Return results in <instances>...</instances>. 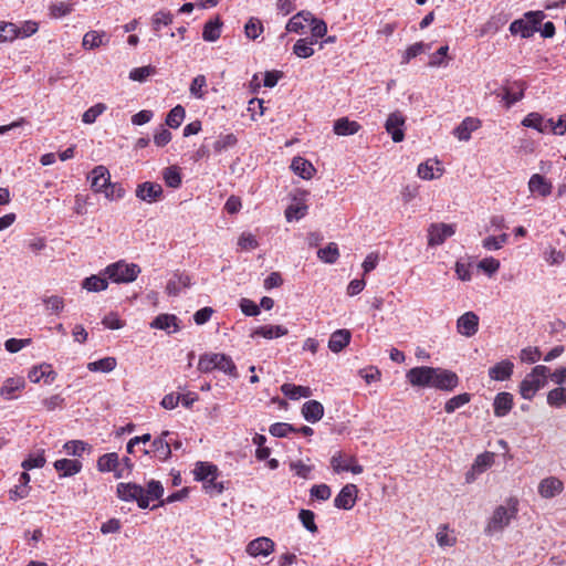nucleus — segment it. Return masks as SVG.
Returning a JSON list of instances; mask_svg holds the SVG:
<instances>
[{
  "instance_id": "f257e3e1",
  "label": "nucleus",
  "mask_w": 566,
  "mask_h": 566,
  "mask_svg": "<svg viewBox=\"0 0 566 566\" xmlns=\"http://www.w3.org/2000/svg\"><path fill=\"white\" fill-rule=\"evenodd\" d=\"M518 512V500L516 497H509L505 505H499L493 511L488 524L484 528L486 535H493L502 532L507 527L512 520H514Z\"/></svg>"
},
{
  "instance_id": "f03ea898",
  "label": "nucleus",
  "mask_w": 566,
  "mask_h": 566,
  "mask_svg": "<svg viewBox=\"0 0 566 566\" xmlns=\"http://www.w3.org/2000/svg\"><path fill=\"white\" fill-rule=\"evenodd\" d=\"M549 368L545 365L535 366L520 384V394L524 399L532 400L536 392L546 385Z\"/></svg>"
},
{
  "instance_id": "7ed1b4c3",
  "label": "nucleus",
  "mask_w": 566,
  "mask_h": 566,
  "mask_svg": "<svg viewBox=\"0 0 566 566\" xmlns=\"http://www.w3.org/2000/svg\"><path fill=\"white\" fill-rule=\"evenodd\" d=\"M218 369L224 374L238 377L237 367L232 358L226 354H205L198 361V370L201 373H211Z\"/></svg>"
},
{
  "instance_id": "20e7f679",
  "label": "nucleus",
  "mask_w": 566,
  "mask_h": 566,
  "mask_svg": "<svg viewBox=\"0 0 566 566\" xmlns=\"http://www.w3.org/2000/svg\"><path fill=\"white\" fill-rule=\"evenodd\" d=\"M139 273L140 268L137 264H129L126 263L124 260L112 263L105 269V274L107 275V279L115 283L134 282Z\"/></svg>"
},
{
  "instance_id": "39448f33",
  "label": "nucleus",
  "mask_w": 566,
  "mask_h": 566,
  "mask_svg": "<svg viewBox=\"0 0 566 566\" xmlns=\"http://www.w3.org/2000/svg\"><path fill=\"white\" fill-rule=\"evenodd\" d=\"M543 19H544V14L541 11L527 12L525 14V20L520 19V20H515L511 23L510 32L512 34H521L522 38L528 39L536 31L539 30L538 25L541 24Z\"/></svg>"
},
{
  "instance_id": "423d86ee",
  "label": "nucleus",
  "mask_w": 566,
  "mask_h": 566,
  "mask_svg": "<svg viewBox=\"0 0 566 566\" xmlns=\"http://www.w3.org/2000/svg\"><path fill=\"white\" fill-rule=\"evenodd\" d=\"M117 496L123 501H136L140 509L149 507V497L145 494V489L136 483H118L116 488Z\"/></svg>"
},
{
  "instance_id": "0eeeda50",
  "label": "nucleus",
  "mask_w": 566,
  "mask_h": 566,
  "mask_svg": "<svg viewBox=\"0 0 566 566\" xmlns=\"http://www.w3.org/2000/svg\"><path fill=\"white\" fill-rule=\"evenodd\" d=\"M455 233V224L431 223L428 228V245L437 247Z\"/></svg>"
},
{
  "instance_id": "6e6552de",
  "label": "nucleus",
  "mask_w": 566,
  "mask_h": 566,
  "mask_svg": "<svg viewBox=\"0 0 566 566\" xmlns=\"http://www.w3.org/2000/svg\"><path fill=\"white\" fill-rule=\"evenodd\" d=\"M167 438H171V431L165 430L155 438L150 444V449H144L145 454L153 453L160 462H166L171 457V450L168 447Z\"/></svg>"
},
{
  "instance_id": "1a4fd4ad",
  "label": "nucleus",
  "mask_w": 566,
  "mask_h": 566,
  "mask_svg": "<svg viewBox=\"0 0 566 566\" xmlns=\"http://www.w3.org/2000/svg\"><path fill=\"white\" fill-rule=\"evenodd\" d=\"M434 373H437V368L433 367H413L407 373V379L416 387H431Z\"/></svg>"
},
{
  "instance_id": "9d476101",
  "label": "nucleus",
  "mask_w": 566,
  "mask_h": 566,
  "mask_svg": "<svg viewBox=\"0 0 566 566\" xmlns=\"http://www.w3.org/2000/svg\"><path fill=\"white\" fill-rule=\"evenodd\" d=\"M405 122L406 117L402 115V113L396 111L389 114L385 123L386 132L391 136L395 143H400L405 138V132L402 128L405 126Z\"/></svg>"
},
{
  "instance_id": "9b49d317",
  "label": "nucleus",
  "mask_w": 566,
  "mask_h": 566,
  "mask_svg": "<svg viewBox=\"0 0 566 566\" xmlns=\"http://www.w3.org/2000/svg\"><path fill=\"white\" fill-rule=\"evenodd\" d=\"M432 378L431 387L440 390L452 391L459 384L458 375L447 369L437 368Z\"/></svg>"
},
{
  "instance_id": "f8f14e48",
  "label": "nucleus",
  "mask_w": 566,
  "mask_h": 566,
  "mask_svg": "<svg viewBox=\"0 0 566 566\" xmlns=\"http://www.w3.org/2000/svg\"><path fill=\"white\" fill-rule=\"evenodd\" d=\"M479 329V316L474 312H465L457 321V331L465 337H472Z\"/></svg>"
},
{
  "instance_id": "ddd939ff",
  "label": "nucleus",
  "mask_w": 566,
  "mask_h": 566,
  "mask_svg": "<svg viewBox=\"0 0 566 566\" xmlns=\"http://www.w3.org/2000/svg\"><path fill=\"white\" fill-rule=\"evenodd\" d=\"M358 489L355 484H346L334 499L337 509L350 510L357 500Z\"/></svg>"
},
{
  "instance_id": "4468645a",
  "label": "nucleus",
  "mask_w": 566,
  "mask_h": 566,
  "mask_svg": "<svg viewBox=\"0 0 566 566\" xmlns=\"http://www.w3.org/2000/svg\"><path fill=\"white\" fill-rule=\"evenodd\" d=\"M564 482L556 476L543 479L537 488L538 494L543 499H553L564 491Z\"/></svg>"
},
{
  "instance_id": "2eb2a0df",
  "label": "nucleus",
  "mask_w": 566,
  "mask_h": 566,
  "mask_svg": "<svg viewBox=\"0 0 566 566\" xmlns=\"http://www.w3.org/2000/svg\"><path fill=\"white\" fill-rule=\"evenodd\" d=\"M163 196V187L159 184L145 181L136 188V197L146 202H156Z\"/></svg>"
},
{
  "instance_id": "dca6fc26",
  "label": "nucleus",
  "mask_w": 566,
  "mask_h": 566,
  "mask_svg": "<svg viewBox=\"0 0 566 566\" xmlns=\"http://www.w3.org/2000/svg\"><path fill=\"white\" fill-rule=\"evenodd\" d=\"M274 551V542L268 537H259L247 546V553L253 557L268 556Z\"/></svg>"
},
{
  "instance_id": "f3484780",
  "label": "nucleus",
  "mask_w": 566,
  "mask_h": 566,
  "mask_svg": "<svg viewBox=\"0 0 566 566\" xmlns=\"http://www.w3.org/2000/svg\"><path fill=\"white\" fill-rule=\"evenodd\" d=\"M91 187L95 192H102L105 186H108L111 180V175L108 169L105 166H96L91 175Z\"/></svg>"
},
{
  "instance_id": "a211bd4d",
  "label": "nucleus",
  "mask_w": 566,
  "mask_h": 566,
  "mask_svg": "<svg viewBox=\"0 0 566 566\" xmlns=\"http://www.w3.org/2000/svg\"><path fill=\"white\" fill-rule=\"evenodd\" d=\"M331 464L333 470L337 473L340 471H350L354 474H360L364 471L363 465L358 464L354 457L349 458L348 463H343V457L340 452L332 457Z\"/></svg>"
},
{
  "instance_id": "6ab92c4d",
  "label": "nucleus",
  "mask_w": 566,
  "mask_h": 566,
  "mask_svg": "<svg viewBox=\"0 0 566 566\" xmlns=\"http://www.w3.org/2000/svg\"><path fill=\"white\" fill-rule=\"evenodd\" d=\"M513 408V395L506 391L499 392L493 402L495 417H505Z\"/></svg>"
},
{
  "instance_id": "aec40b11",
  "label": "nucleus",
  "mask_w": 566,
  "mask_h": 566,
  "mask_svg": "<svg viewBox=\"0 0 566 566\" xmlns=\"http://www.w3.org/2000/svg\"><path fill=\"white\" fill-rule=\"evenodd\" d=\"M513 369L514 364L509 359H504L489 369V376L491 379L497 381L507 380L511 378Z\"/></svg>"
},
{
  "instance_id": "412c9836",
  "label": "nucleus",
  "mask_w": 566,
  "mask_h": 566,
  "mask_svg": "<svg viewBox=\"0 0 566 566\" xmlns=\"http://www.w3.org/2000/svg\"><path fill=\"white\" fill-rule=\"evenodd\" d=\"M191 279L184 272H175L172 277L168 281L166 290L169 295H178L182 289L190 286Z\"/></svg>"
},
{
  "instance_id": "4be33fe9",
  "label": "nucleus",
  "mask_w": 566,
  "mask_h": 566,
  "mask_svg": "<svg viewBox=\"0 0 566 566\" xmlns=\"http://www.w3.org/2000/svg\"><path fill=\"white\" fill-rule=\"evenodd\" d=\"M56 377V373L52 369V366L49 364H42L40 366H34L28 374V378L32 382H39L41 379H44L46 384H51Z\"/></svg>"
},
{
  "instance_id": "5701e85b",
  "label": "nucleus",
  "mask_w": 566,
  "mask_h": 566,
  "mask_svg": "<svg viewBox=\"0 0 566 566\" xmlns=\"http://www.w3.org/2000/svg\"><path fill=\"white\" fill-rule=\"evenodd\" d=\"M53 465L59 472L60 478L75 475L82 470V462L78 460L60 459Z\"/></svg>"
},
{
  "instance_id": "b1692460",
  "label": "nucleus",
  "mask_w": 566,
  "mask_h": 566,
  "mask_svg": "<svg viewBox=\"0 0 566 566\" xmlns=\"http://www.w3.org/2000/svg\"><path fill=\"white\" fill-rule=\"evenodd\" d=\"M480 127V120L473 117H465L461 124L454 128L453 135L459 140H469L471 138L472 132L476 130Z\"/></svg>"
},
{
  "instance_id": "393cba45",
  "label": "nucleus",
  "mask_w": 566,
  "mask_h": 566,
  "mask_svg": "<svg viewBox=\"0 0 566 566\" xmlns=\"http://www.w3.org/2000/svg\"><path fill=\"white\" fill-rule=\"evenodd\" d=\"M302 415L306 421L315 423L324 416V407L317 400H308L302 407Z\"/></svg>"
},
{
  "instance_id": "a878e982",
  "label": "nucleus",
  "mask_w": 566,
  "mask_h": 566,
  "mask_svg": "<svg viewBox=\"0 0 566 566\" xmlns=\"http://www.w3.org/2000/svg\"><path fill=\"white\" fill-rule=\"evenodd\" d=\"M151 328L175 333L179 329L178 318L174 314H159L151 323Z\"/></svg>"
},
{
  "instance_id": "bb28decb",
  "label": "nucleus",
  "mask_w": 566,
  "mask_h": 566,
  "mask_svg": "<svg viewBox=\"0 0 566 566\" xmlns=\"http://www.w3.org/2000/svg\"><path fill=\"white\" fill-rule=\"evenodd\" d=\"M24 386L25 381L22 377L8 378L0 388V396L6 400H12L15 398L14 392L22 390Z\"/></svg>"
},
{
  "instance_id": "cd10ccee",
  "label": "nucleus",
  "mask_w": 566,
  "mask_h": 566,
  "mask_svg": "<svg viewBox=\"0 0 566 566\" xmlns=\"http://www.w3.org/2000/svg\"><path fill=\"white\" fill-rule=\"evenodd\" d=\"M350 338L352 334L348 329H337L329 337L328 348L333 353H339L349 344Z\"/></svg>"
},
{
  "instance_id": "c85d7f7f",
  "label": "nucleus",
  "mask_w": 566,
  "mask_h": 566,
  "mask_svg": "<svg viewBox=\"0 0 566 566\" xmlns=\"http://www.w3.org/2000/svg\"><path fill=\"white\" fill-rule=\"evenodd\" d=\"M193 473L196 475V480L213 483L218 476V468L217 465L207 462H198Z\"/></svg>"
},
{
  "instance_id": "c756f323",
  "label": "nucleus",
  "mask_w": 566,
  "mask_h": 566,
  "mask_svg": "<svg viewBox=\"0 0 566 566\" xmlns=\"http://www.w3.org/2000/svg\"><path fill=\"white\" fill-rule=\"evenodd\" d=\"M528 188L532 193L547 197L551 195L553 186L544 176L534 174L528 181Z\"/></svg>"
},
{
  "instance_id": "7c9ffc66",
  "label": "nucleus",
  "mask_w": 566,
  "mask_h": 566,
  "mask_svg": "<svg viewBox=\"0 0 566 566\" xmlns=\"http://www.w3.org/2000/svg\"><path fill=\"white\" fill-rule=\"evenodd\" d=\"M289 329L283 325H263L255 328L251 336H261L266 339L277 338L287 335Z\"/></svg>"
},
{
  "instance_id": "2f4dec72",
  "label": "nucleus",
  "mask_w": 566,
  "mask_h": 566,
  "mask_svg": "<svg viewBox=\"0 0 566 566\" xmlns=\"http://www.w3.org/2000/svg\"><path fill=\"white\" fill-rule=\"evenodd\" d=\"M360 124L356 120H350L348 117H342L334 123V133L338 136H349L359 132Z\"/></svg>"
},
{
  "instance_id": "473e14b6",
  "label": "nucleus",
  "mask_w": 566,
  "mask_h": 566,
  "mask_svg": "<svg viewBox=\"0 0 566 566\" xmlns=\"http://www.w3.org/2000/svg\"><path fill=\"white\" fill-rule=\"evenodd\" d=\"M108 41L109 39L104 31H88L83 36L82 45L86 50H93L107 44Z\"/></svg>"
},
{
  "instance_id": "72a5a7b5",
  "label": "nucleus",
  "mask_w": 566,
  "mask_h": 566,
  "mask_svg": "<svg viewBox=\"0 0 566 566\" xmlns=\"http://www.w3.org/2000/svg\"><path fill=\"white\" fill-rule=\"evenodd\" d=\"M308 19H312L310 11H300L289 20L285 30L287 32L303 33L305 23H308Z\"/></svg>"
},
{
  "instance_id": "f704fd0d",
  "label": "nucleus",
  "mask_w": 566,
  "mask_h": 566,
  "mask_svg": "<svg viewBox=\"0 0 566 566\" xmlns=\"http://www.w3.org/2000/svg\"><path fill=\"white\" fill-rule=\"evenodd\" d=\"M292 170L303 179H311L315 172L312 163L302 157H295L291 164Z\"/></svg>"
},
{
  "instance_id": "c9c22d12",
  "label": "nucleus",
  "mask_w": 566,
  "mask_h": 566,
  "mask_svg": "<svg viewBox=\"0 0 566 566\" xmlns=\"http://www.w3.org/2000/svg\"><path fill=\"white\" fill-rule=\"evenodd\" d=\"M281 391L284 396L292 400L300 399L301 397L308 398L312 396V390L310 387L298 386L294 384H283L281 386Z\"/></svg>"
},
{
  "instance_id": "e433bc0d",
  "label": "nucleus",
  "mask_w": 566,
  "mask_h": 566,
  "mask_svg": "<svg viewBox=\"0 0 566 566\" xmlns=\"http://www.w3.org/2000/svg\"><path fill=\"white\" fill-rule=\"evenodd\" d=\"M120 464L119 457L116 452H109L101 455L97 459V470L99 472H112L115 471Z\"/></svg>"
},
{
  "instance_id": "4c0bfd02",
  "label": "nucleus",
  "mask_w": 566,
  "mask_h": 566,
  "mask_svg": "<svg viewBox=\"0 0 566 566\" xmlns=\"http://www.w3.org/2000/svg\"><path fill=\"white\" fill-rule=\"evenodd\" d=\"M222 21L219 18L209 20L203 25L202 38L205 41L214 42L220 38Z\"/></svg>"
},
{
  "instance_id": "58836bf2",
  "label": "nucleus",
  "mask_w": 566,
  "mask_h": 566,
  "mask_svg": "<svg viewBox=\"0 0 566 566\" xmlns=\"http://www.w3.org/2000/svg\"><path fill=\"white\" fill-rule=\"evenodd\" d=\"M315 43L316 40L314 39H298L293 46V53L298 57L307 59L314 54L312 45H314Z\"/></svg>"
},
{
  "instance_id": "ea45409f",
  "label": "nucleus",
  "mask_w": 566,
  "mask_h": 566,
  "mask_svg": "<svg viewBox=\"0 0 566 566\" xmlns=\"http://www.w3.org/2000/svg\"><path fill=\"white\" fill-rule=\"evenodd\" d=\"M522 125L525 127H531L536 129L539 133H545L548 130L547 120L545 122L543 116L539 113H530L523 120Z\"/></svg>"
},
{
  "instance_id": "a19ab883",
  "label": "nucleus",
  "mask_w": 566,
  "mask_h": 566,
  "mask_svg": "<svg viewBox=\"0 0 566 566\" xmlns=\"http://www.w3.org/2000/svg\"><path fill=\"white\" fill-rule=\"evenodd\" d=\"M547 403L553 408H560L566 405V388L556 387L547 392Z\"/></svg>"
},
{
  "instance_id": "79ce46f5",
  "label": "nucleus",
  "mask_w": 566,
  "mask_h": 566,
  "mask_svg": "<svg viewBox=\"0 0 566 566\" xmlns=\"http://www.w3.org/2000/svg\"><path fill=\"white\" fill-rule=\"evenodd\" d=\"M317 256L325 263H335L339 256L337 244L334 242L328 243L325 248L317 251Z\"/></svg>"
},
{
  "instance_id": "37998d69",
  "label": "nucleus",
  "mask_w": 566,
  "mask_h": 566,
  "mask_svg": "<svg viewBox=\"0 0 566 566\" xmlns=\"http://www.w3.org/2000/svg\"><path fill=\"white\" fill-rule=\"evenodd\" d=\"M107 286H108L107 277H101L97 275H92L90 277H86L82 283V287L90 292H101V291L106 290Z\"/></svg>"
},
{
  "instance_id": "c03bdc74",
  "label": "nucleus",
  "mask_w": 566,
  "mask_h": 566,
  "mask_svg": "<svg viewBox=\"0 0 566 566\" xmlns=\"http://www.w3.org/2000/svg\"><path fill=\"white\" fill-rule=\"evenodd\" d=\"M116 359L114 357H105L102 359H98L96 361H92L87 364V369L90 371H103V373H109L116 367Z\"/></svg>"
},
{
  "instance_id": "a18cd8bd",
  "label": "nucleus",
  "mask_w": 566,
  "mask_h": 566,
  "mask_svg": "<svg viewBox=\"0 0 566 566\" xmlns=\"http://www.w3.org/2000/svg\"><path fill=\"white\" fill-rule=\"evenodd\" d=\"M186 116V111L184 106L177 105L169 111L166 117V125L170 128H178L184 122Z\"/></svg>"
},
{
  "instance_id": "49530a36",
  "label": "nucleus",
  "mask_w": 566,
  "mask_h": 566,
  "mask_svg": "<svg viewBox=\"0 0 566 566\" xmlns=\"http://www.w3.org/2000/svg\"><path fill=\"white\" fill-rule=\"evenodd\" d=\"M238 138L234 134H226L220 135L218 139L213 144V149L216 153H222L229 148H232L237 145Z\"/></svg>"
},
{
  "instance_id": "de8ad7c7",
  "label": "nucleus",
  "mask_w": 566,
  "mask_h": 566,
  "mask_svg": "<svg viewBox=\"0 0 566 566\" xmlns=\"http://www.w3.org/2000/svg\"><path fill=\"white\" fill-rule=\"evenodd\" d=\"M165 184L170 188H179L181 185V175L176 166L167 167L163 174Z\"/></svg>"
},
{
  "instance_id": "09e8293b",
  "label": "nucleus",
  "mask_w": 566,
  "mask_h": 566,
  "mask_svg": "<svg viewBox=\"0 0 566 566\" xmlns=\"http://www.w3.org/2000/svg\"><path fill=\"white\" fill-rule=\"evenodd\" d=\"M471 400V395L468 394V392H463V394H460V395H457L452 398H450L446 405H444V410L446 412L448 413H452L454 412L457 409H459L460 407L464 406L465 403H468L469 401Z\"/></svg>"
},
{
  "instance_id": "8fccbe9b",
  "label": "nucleus",
  "mask_w": 566,
  "mask_h": 566,
  "mask_svg": "<svg viewBox=\"0 0 566 566\" xmlns=\"http://www.w3.org/2000/svg\"><path fill=\"white\" fill-rule=\"evenodd\" d=\"M263 32V24L258 18H250L244 25V34L250 40H255Z\"/></svg>"
},
{
  "instance_id": "3c124183",
  "label": "nucleus",
  "mask_w": 566,
  "mask_h": 566,
  "mask_svg": "<svg viewBox=\"0 0 566 566\" xmlns=\"http://www.w3.org/2000/svg\"><path fill=\"white\" fill-rule=\"evenodd\" d=\"M20 35V29L12 22H0V41H13Z\"/></svg>"
},
{
  "instance_id": "603ef678",
  "label": "nucleus",
  "mask_w": 566,
  "mask_h": 566,
  "mask_svg": "<svg viewBox=\"0 0 566 566\" xmlns=\"http://www.w3.org/2000/svg\"><path fill=\"white\" fill-rule=\"evenodd\" d=\"M308 23L311 25L312 36L310 39H314L317 41L318 38H323L327 33V24L324 20L315 18L312 14V19H308Z\"/></svg>"
},
{
  "instance_id": "864d4df0",
  "label": "nucleus",
  "mask_w": 566,
  "mask_h": 566,
  "mask_svg": "<svg viewBox=\"0 0 566 566\" xmlns=\"http://www.w3.org/2000/svg\"><path fill=\"white\" fill-rule=\"evenodd\" d=\"M429 49H430V44H424L422 42H417V43L410 45L405 51V53L402 55L401 63L402 64L409 63L412 59H415L416 56H418L419 54L423 53L426 50H429Z\"/></svg>"
},
{
  "instance_id": "5fc2aeb1",
  "label": "nucleus",
  "mask_w": 566,
  "mask_h": 566,
  "mask_svg": "<svg viewBox=\"0 0 566 566\" xmlns=\"http://www.w3.org/2000/svg\"><path fill=\"white\" fill-rule=\"evenodd\" d=\"M107 106L104 103H97L91 106L82 115V122L84 124H93L96 118L106 111Z\"/></svg>"
},
{
  "instance_id": "6e6d98bb",
  "label": "nucleus",
  "mask_w": 566,
  "mask_h": 566,
  "mask_svg": "<svg viewBox=\"0 0 566 566\" xmlns=\"http://www.w3.org/2000/svg\"><path fill=\"white\" fill-rule=\"evenodd\" d=\"M493 464V453L491 452H484L482 454H479L474 463L472 465V471H475L478 473L484 472L488 468H490Z\"/></svg>"
},
{
  "instance_id": "4d7b16f0",
  "label": "nucleus",
  "mask_w": 566,
  "mask_h": 566,
  "mask_svg": "<svg viewBox=\"0 0 566 566\" xmlns=\"http://www.w3.org/2000/svg\"><path fill=\"white\" fill-rule=\"evenodd\" d=\"M307 213V206L305 203L290 205L285 210V218L289 222L300 220Z\"/></svg>"
},
{
  "instance_id": "13d9d810",
  "label": "nucleus",
  "mask_w": 566,
  "mask_h": 566,
  "mask_svg": "<svg viewBox=\"0 0 566 566\" xmlns=\"http://www.w3.org/2000/svg\"><path fill=\"white\" fill-rule=\"evenodd\" d=\"M207 86V80L205 75H197L189 87L190 94L196 98H203L206 95V91L203 90Z\"/></svg>"
},
{
  "instance_id": "bf43d9fd",
  "label": "nucleus",
  "mask_w": 566,
  "mask_h": 566,
  "mask_svg": "<svg viewBox=\"0 0 566 566\" xmlns=\"http://www.w3.org/2000/svg\"><path fill=\"white\" fill-rule=\"evenodd\" d=\"M302 525L311 533H317L318 528L315 524V514L310 510L302 509L298 513Z\"/></svg>"
},
{
  "instance_id": "052dcab7",
  "label": "nucleus",
  "mask_w": 566,
  "mask_h": 566,
  "mask_svg": "<svg viewBox=\"0 0 566 566\" xmlns=\"http://www.w3.org/2000/svg\"><path fill=\"white\" fill-rule=\"evenodd\" d=\"M269 432L273 437L284 438L287 437L291 432H296V428L286 422H275L270 426Z\"/></svg>"
},
{
  "instance_id": "680f3d73",
  "label": "nucleus",
  "mask_w": 566,
  "mask_h": 566,
  "mask_svg": "<svg viewBox=\"0 0 566 566\" xmlns=\"http://www.w3.org/2000/svg\"><path fill=\"white\" fill-rule=\"evenodd\" d=\"M155 73L156 69L151 65L135 67L129 72V78L136 82H144L147 80V77Z\"/></svg>"
},
{
  "instance_id": "e2e57ef3",
  "label": "nucleus",
  "mask_w": 566,
  "mask_h": 566,
  "mask_svg": "<svg viewBox=\"0 0 566 566\" xmlns=\"http://www.w3.org/2000/svg\"><path fill=\"white\" fill-rule=\"evenodd\" d=\"M437 172L433 171V164H430V161L422 163L418 167V176L424 180L439 178L442 175V169L437 168Z\"/></svg>"
},
{
  "instance_id": "0e129e2a",
  "label": "nucleus",
  "mask_w": 566,
  "mask_h": 566,
  "mask_svg": "<svg viewBox=\"0 0 566 566\" xmlns=\"http://www.w3.org/2000/svg\"><path fill=\"white\" fill-rule=\"evenodd\" d=\"M172 22V15L169 11L160 10L153 15V29L158 32L161 25H169Z\"/></svg>"
},
{
  "instance_id": "69168bd1",
  "label": "nucleus",
  "mask_w": 566,
  "mask_h": 566,
  "mask_svg": "<svg viewBox=\"0 0 566 566\" xmlns=\"http://www.w3.org/2000/svg\"><path fill=\"white\" fill-rule=\"evenodd\" d=\"M42 301L45 304L46 310L53 314H59L64 308V300L61 296H46Z\"/></svg>"
},
{
  "instance_id": "338daca9",
  "label": "nucleus",
  "mask_w": 566,
  "mask_h": 566,
  "mask_svg": "<svg viewBox=\"0 0 566 566\" xmlns=\"http://www.w3.org/2000/svg\"><path fill=\"white\" fill-rule=\"evenodd\" d=\"M45 464V457L43 454V451L39 454H30L22 463L21 467L25 470H32L36 468H43Z\"/></svg>"
},
{
  "instance_id": "774afa93",
  "label": "nucleus",
  "mask_w": 566,
  "mask_h": 566,
  "mask_svg": "<svg viewBox=\"0 0 566 566\" xmlns=\"http://www.w3.org/2000/svg\"><path fill=\"white\" fill-rule=\"evenodd\" d=\"M543 256L549 265H560L565 261V253L552 247L544 252Z\"/></svg>"
}]
</instances>
